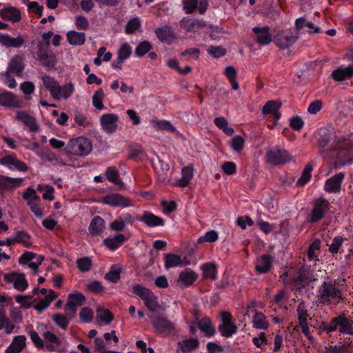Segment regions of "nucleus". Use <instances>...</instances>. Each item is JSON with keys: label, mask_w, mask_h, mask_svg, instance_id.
I'll return each instance as SVG.
<instances>
[{"label": "nucleus", "mask_w": 353, "mask_h": 353, "mask_svg": "<svg viewBox=\"0 0 353 353\" xmlns=\"http://www.w3.org/2000/svg\"><path fill=\"white\" fill-rule=\"evenodd\" d=\"M90 141L83 137H79L68 141L65 146V151L74 156L85 157L92 151Z\"/></svg>", "instance_id": "f257e3e1"}, {"label": "nucleus", "mask_w": 353, "mask_h": 353, "mask_svg": "<svg viewBox=\"0 0 353 353\" xmlns=\"http://www.w3.org/2000/svg\"><path fill=\"white\" fill-rule=\"evenodd\" d=\"M317 297L321 303L328 305L340 298L341 292L334 285L325 282L319 287Z\"/></svg>", "instance_id": "f03ea898"}, {"label": "nucleus", "mask_w": 353, "mask_h": 353, "mask_svg": "<svg viewBox=\"0 0 353 353\" xmlns=\"http://www.w3.org/2000/svg\"><path fill=\"white\" fill-rule=\"evenodd\" d=\"M150 321L157 332L163 336H168L175 329V323L163 316H151Z\"/></svg>", "instance_id": "7ed1b4c3"}, {"label": "nucleus", "mask_w": 353, "mask_h": 353, "mask_svg": "<svg viewBox=\"0 0 353 353\" xmlns=\"http://www.w3.org/2000/svg\"><path fill=\"white\" fill-rule=\"evenodd\" d=\"M134 293L144 301L145 306L150 310L156 311L160 307L157 297L150 290L141 285H135L134 286Z\"/></svg>", "instance_id": "20e7f679"}, {"label": "nucleus", "mask_w": 353, "mask_h": 353, "mask_svg": "<svg viewBox=\"0 0 353 353\" xmlns=\"http://www.w3.org/2000/svg\"><path fill=\"white\" fill-rule=\"evenodd\" d=\"M329 202L324 199H316L314 201V205L310 212V223H316L320 221L329 210Z\"/></svg>", "instance_id": "39448f33"}, {"label": "nucleus", "mask_w": 353, "mask_h": 353, "mask_svg": "<svg viewBox=\"0 0 353 353\" xmlns=\"http://www.w3.org/2000/svg\"><path fill=\"white\" fill-rule=\"evenodd\" d=\"M3 281L8 283H13L14 289L23 292L28 287V283L25 274L17 272H11L3 274Z\"/></svg>", "instance_id": "423d86ee"}, {"label": "nucleus", "mask_w": 353, "mask_h": 353, "mask_svg": "<svg viewBox=\"0 0 353 353\" xmlns=\"http://www.w3.org/2000/svg\"><path fill=\"white\" fill-rule=\"evenodd\" d=\"M221 324L219 326V331L221 336L230 337L237 332L236 325L232 321V315L228 312L221 313Z\"/></svg>", "instance_id": "0eeeda50"}, {"label": "nucleus", "mask_w": 353, "mask_h": 353, "mask_svg": "<svg viewBox=\"0 0 353 353\" xmlns=\"http://www.w3.org/2000/svg\"><path fill=\"white\" fill-rule=\"evenodd\" d=\"M267 157L268 161L274 165L283 164L292 159V157L286 150L277 148L268 151Z\"/></svg>", "instance_id": "6e6552de"}, {"label": "nucleus", "mask_w": 353, "mask_h": 353, "mask_svg": "<svg viewBox=\"0 0 353 353\" xmlns=\"http://www.w3.org/2000/svg\"><path fill=\"white\" fill-rule=\"evenodd\" d=\"M198 274L191 268H185L180 272L175 281L176 285L181 288L192 285L197 279Z\"/></svg>", "instance_id": "1a4fd4ad"}, {"label": "nucleus", "mask_w": 353, "mask_h": 353, "mask_svg": "<svg viewBox=\"0 0 353 353\" xmlns=\"http://www.w3.org/2000/svg\"><path fill=\"white\" fill-rule=\"evenodd\" d=\"M41 80L43 85L48 90L51 97L54 100H59L61 98V87L59 82L54 77L50 75H43Z\"/></svg>", "instance_id": "9d476101"}, {"label": "nucleus", "mask_w": 353, "mask_h": 353, "mask_svg": "<svg viewBox=\"0 0 353 353\" xmlns=\"http://www.w3.org/2000/svg\"><path fill=\"white\" fill-rule=\"evenodd\" d=\"M43 337L44 339L45 347L49 352H57L62 353L63 350L59 348L62 343V341L55 334L50 331H46L43 333Z\"/></svg>", "instance_id": "9b49d317"}, {"label": "nucleus", "mask_w": 353, "mask_h": 353, "mask_svg": "<svg viewBox=\"0 0 353 353\" xmlns=\"http://www.w3.org/2000/svg\"><path fill=\"white\" fill-rule=\"evenodd\" d=\"M103 204L113 207H126L130 205L129 201L121 194L117 193L108 194L101 199Z\"/></svg>", "instance_id": "f8f14e48"}, {"label": "nucleus", "mask_w": 353, "mask_h": 353, "mask_svg": "<svg viewBox=\"0 0 353 353\" xmlns=\"http://www.w3.org/2000/svg\"><path fill=\"white\" fill-rule=\"evenodd\" d=\"M24 56L23 54H16L10 61L7 71L10 73L16 74L17 76L20 77L24 70Z\"/></svg>", "instance_id": "ddd939ff"}, {"label": "nucleus", "mask_w": 353, "mask_h": 353, "mask_svg": "<svg viewBox=\"0 0 353 353\" xmlns=\"http://www.w3.org/2000/svg\"><path fill=\"white\" fill-rule=\"evenodd\" d=\"M343 179L344 174L342 172L336 174L326 180L324 185V190L329 193L339 192Z\"/></svg>", "instance_id": "4468645a"}, {"label": "nucleus", "mask_w": 353, "mask_h": 353, "mask_svg": "<svg viewBox=\"0 0 353 353\" xmlns=\"http://www.w3.org/2000/svg\"><path fill=\"white\" fill-rule=\"evenodd\" d=\"M22 181L21 178H12L0 175V194H3L6 190H12L20 186Z\"/></svg>", "instance_id": "2eb2a0df"}, {"label": "nucleus", "mask_w": 353, "mask_h": 353, "mask_svg": "<svg viewBox=\"0 0 353 353\" xmlns=\"http://www.w3.org/2000/svg\"><path fill=\"white\" fill-rule=\"evenodd\" d=\"M272 266V259L268 254L258 257L255 261V270L258 274H265L270 271Z\"/></svg>", "instance_id": "dca6fc26"}, {"label": "nucleus", "mask_w": 353, "mask_h": 353, "mask_svg": "<svg viewBox=\"0 0 353 353\" xmlns=\"http://www.w3.org/2000/svg\"><path fill=\"white\" fill-rule=\"evenodd\" d=\"M189 265H190L189 260L182 259L179 255L169 253L165 256V268L166 269Z\"/></svg>", "instance_id": "f3484780"}, {"label": "nucleus", "mask_w": 353, "mask_h": 353, "mask_svg": "<svg viewBox=\"0 0 353 353\" xmlns=\"http://www.w3.org/2000/svg\"><path fill=\"white\" fill-rule=\"evenodd\" d=\"M25 43V39L23 36L12 37L8 34H2L0 35V43L7 48H19Z\"/></svg>", "instance_id": "a211bd4d"}, {"label": "nucleus", "mask_w": 353, "mask_h": 353, "mask_svg": "<svg viewBox=\"0 0 353 353\" xmlns=\"http://www.w3.org/2000/svg\"><path fill=\"white\" fill-rule=\"evenodd\" d=\"M16 119L28 127L31 132H36L39 129L35 118L25 111H17Z\"/></svg>", "instance_id": "6ab92c4d"}, {"label": "nucleus", "mask_w": 353, "mask_h": 353, "mask_svg": "<svg viewBox=\"0 0 353 353\" xmlns=\"http://www.w3.org/2000/svg\"><path fill=\"white\" fill-rule=\"evenodd\" d=\"M296 27L299 30L306 32L310 34L319 33L322 32L321 28L311 21L304 18H299L296 20Z\"/></svg>", "instance_id": "aec40b11"}, {"label": "nucleus", "mask_w": 353, "mask_h": 353, "mask_svg": "<svg viewBox=\"0 0 353 353\" xmlns=\"http://www.w3.org/2000/svg\"><path fill=\"white\" fill-rule=\"evenodd\" d=\"M297 40V37L292 34L281 33L275 39L276 46L281 50H285L292 46Z\"/></svg>", "instance_id": "412c9836"}, {"label": "nucleus", "mask_w": 353, "mask_h": 353, "mask_svg": "<svg viewBox=\"0 0 353 353\" xmlns=\"http://www.w3.org/2000/svg\"><path fill=\"white\" fill-rule=\"evenodd\" d=\"M118 117L114 114H105L101 117V124L107 133H112L117 128Z\"/></svg>", "instance_id": "4be33fe9"}, {"label": "nucleus", "mask_w": 353, "mask_h": 353, "mask_svg": "<svg viewBox=\"0 0 353 353\" xmlns=\"http://www.w3.org/2000/svg\"><path fill=\"white\" fill-rule=\"evenodd\" d=\"M258 43L261 45H268L272 41V36L269 32L268 26L254 27L252 29Z\"/></svg>", "instance_id": "5701e85b"}, {"label": "nucleus", "mask_w": 353, "mask_h": 353, "mask_svg": "<svg viewBox=\"0 0 353 353\" xmlns=\"http://www.w3.org/2000/svg\"><path fill=\"white\" fill-rule=\"evenodd\" d=\"M105 228V221L99 216H94L88 227V230L92 236L100 235Z\"/></svg>", "instance_id": "b1692460"}, {"label": "nucleus", "mask_w": 353, "mask_h": 353, "mask_svg": "<svg viewBox=\"0 0 353 353\" xmlns=\"http://www.w3.org/2000/svg\"><path fill=\"white\" fill-rule=\"evenodd\" d=\"M155 33L161 42L168 44H170L174 39V32L168 26L157 28Z\"/></svg>", "instance_id": "393cba45"}, {"label": "nucleus", "mask_w": 353, "mask_h": 353, "mask_svg": "<svg viewBox=\"0 0 353 353\" xmlns=\"http://www.w3.org/2000/svg\"><path fill=\"white\" fill-rule=\"evenodd\" d=\"M0 17L4 20L17 22L21 20V12L19 10L14 7H8L0 11Z\"/></svg>", "instance_id": "a878e982"}, {"label": "nucleus", "mask_w": 353, "mask_h": 353, "mask_svg": "<svg viewBox=\"0 0 353 353\" xmlns=\"http://www.w3.org/2000/svg\"><path fill=\"white\" fill-rule=\"evenodd\" d=\"M281 103L276 101H270L266 103L262 109L263 114L272 115L274 119L278 120L280 119V114L278 113V110L281 108Z\"/></svg>", "instance_id": "bb28decb"}, {"label": "nucleus", "mask_w": 353, "mask_h": 353, "mask_svg": "<svg viewBox=\"0 0 353 353\" xmlns=\"http://www.w3.org/2000/svg\"><path fill=\"white\" fill-rule=\"evenodd\" d=\"M332 76L333 79L337 81H341L351 78L353 77V65L339 68L332 72Z\"/></svg>", "instance_id": "cd10ccee"}, {"label": "nucleus", "mask_w": 353, "mask_h": 353, "mask_svg": "<svg viewBox=\"0 0 353 353\" xmlns=\"http://www.w3.org/2000/svg\"><path fill=\"white\" fill-rule=\"evenodd\" d=\"M338 323V330L343 334H353V321L346 318L345 316H339L336 317Z\"/></svg>", "instance_id": "c85d7f7f"}, {"label": "nucleus", "mask_w": 353, "mask_h": 353, "mask_svg": "<svg viewBox=\"0 0 353 353\" xmlns=\"http://www.w3.org/2000/svg\"><path fill=\"white\" fill-rule=\"evenodd\" d=\"M316 279L314 277L312 273L306 269H303L301 270L299 275L295 280L296 286L301 289L306 285H309L312 281H314Z\"/></svg>", "instance_id": "c756f323"}, {"label": "nucleus", "mask_w": 353, "mask_h": 353, "mask_svg": "<svg viewBox=\"0 0 353 353\" xmlns=\"http://www.w3.org/2000/svg\"><path fill=\"white\" fill-rule=\"evenodd\" d=\"M125 240L126 239L123 234H119L113 238L108 237L103 239V243L110 250L115 251L125 241Z\"/></svg>", "instance_id": "7c9ffc66"}, {"label": "nucleus", "mask_w": 353, "mask_h": 353, "mask_svg": "<svg viewBox=\"0 0 353 353\" xmlns=\"http://www.w3.org/2000/svg\"><path fill=\"white\" fill-rule=\"evenodd\" d=\"M150 125L155 130L167 131L170 132H177L176 128L167 120L152 119Z\"/></svg>", "instance_id": "2f4dec72"}, {"label": "nucleus", "mask_w": 353, "mask_h": 353, "mask_svg": "<svg viewBox=\"0 0 353 353\" xmlns=\"http://www.w3.org/2000/svg\"><path fill=\"white\" fill-rule=\"evenodd\" d=\"M197 325L201 332L208 337L214 336L216 333V330L212 324L210 319L208 317L202 318L198 321Z\"/></svg>", "instance_id": "473e14b6"}, {"label": "nucleus", "mask_w": 353, "mask_h": 353, "mask_svg": "<svg viewBox=\"0 0 353 353\" xmlns=\"http://www.w3.org/2000/svg\"><path fill=\"white\" fill-rule=\"evenodd\" d=\"M203 277L216 280L217 279V266L214 262L205 263L201 266Z\"/></svg>", "instance_id": "72a5a7b5"}, {"label": "nucleus", "mask_w": 353, "mask_h": 353, "mask_svg": "<svg viewBox=\"0 0 353 353\" xmlns=\"http://www.w3.org/2000/svg\"><path fill=\"white\" fill-rule=\"evenodd\" d=\"M180 23L181 27L188 32L197 31L199 28L205 26V24L201 21L190 18H184Z\"/></svg>", "instance_id": "f704fd0d"}, {"label": "nucleus", "mask_w": 353, "mask_h": 353, "mask_svg": "<svg viewBox=\"0 0 353 353\" xmlns=\"http://www.w3.org/2000/svg\"><path fill=\"white\" fill-rule=\"evenodd\" d=\"M150 227L161 226L164 225V220L152 213H145L141 217L137 218Z\"/></svg>", "instance_id": "c9c22d12"}, {"label": "nucleus", "mask_w": 353, "mask_h": 353, "mask_svg": "<svg viewBox=\"0 0 353 353\" xmlns=\"http://www.w3.org/2000/svg\"><path fill=\"white\" fill-rule=\"evenodd\" d=\"M37 60L41 64L48 70L55 68L57 64V59L54 54H49L48 52H42L38 54Z\"/></svg>", "instance_id": "e433bc0d"}, {"label": "nucleus", "mask_w": 353, "mask_h": 353, "mask_svg": "<svg viewBox=\"0 0 353 353\" xmlns=\"http://www.w3.org/2000/svg\"><path fill=\"white\" fill-rule=\"evenodd\" d=\"M104 174L108 181H110V183H112L119 186L123 185V181L120 178L119 172L116 167H108L105 171Z\"/></svg>", "instance_id": "4c0bfd02"}, {"label": "nucleus", "mask_w": 353, "mask_h": 353, "mask_svg": "<svg viewBox=\"0 0 353 353\" xmlns=\"http://www.w3.org/2000/svg\"><path fill=\"white\" fill-rule=\"evenodd\" d=\"M67 39L71 45L82 46L85 41V34L84 32L71 30L67 33Z\"/></svg>", "instance_id": "58836bf2"}, {"label": "nucleus", "mask_w": 353, "mask_h": 353, "mask_svg": "<svg viewBox=\"0 0 353 353\" xmlns=\"http://www.w3.org/2000/svg\"><path fill=\"white\" fill-rule=\"evenodd\" d=\"M31 238L30 234L25 230L17 231L15 236L12 238L13 243H17L23 245L24 247L30 248L32 243L29 241Z\"/></svg>", "instance_id": "ea45409f"}, {"label": "nucleus", "mask_w": 353, "mask_h": 353, "mask_svg": "<svg viewBox=\"0 0 353 353\" xmlns=\"http://www.w3.org/2000/svg\"><path fill=\"white\" fill-rule=\"evenodd\" d=\"M181 174L182 176L176 182V184L180 187H185L189 184L193 177V167L192 165H188L183 168L182 169Z\"/></svg>", "instance_id": "a19ab883"}, {"label": "nucleus", "mask_w": 353, "mask_h": 353, "mask_svg": "<svg viewBox=\"0 0 353 353\" xmlns=\"http://www.w3.org/2000/svg\"><path fill=\"white\" fill-rule=\"evenodd\" d=\"M0 105L4 107H17L18 104L14 95L8 91L0 94Z\"/></svg>", "instance_id": "79ce46f5"}, {"label": "nucleus", "mask_w": 353, "mask_h": 353, "mask_svg": "<svg viewBox=\"0 0 353 353\" xmlns=\"http://www.w3.org/2000/svg\"><path fill=\"white\" fill-rule=\"evenodd\" d=\"M114 318V315L109 309L98 308L96 319L97 321L108 325Z\"/></svg>", "instance_id": "37998d69"}, {"label": "nucleus", "mask_w": 353, "mask_h": 353, "mask_svg": "<svg viewBox=\"0 0 353 353\" xmlns=\"http://www.w3.org/2000/svg\"><path fill=\"white\" fill-rule=\"evenodd\" d=\"M178 345L180 350L185 353L196 348L199 345V341L196 339L190 338L179 342Z\"/></svg>", "instance_id": "c03bdc74"}, {"label": "nucleus", "mask_w": 353, "mask_h": 353, "mask_svg": "<svg viewBox=\"0 0 353 353\" xmlns=\"http://www.w3.org/2000/svg\"><path fill=\"white\" fill-rule=\"evenodd\" d=\"M245 145V139L240 135H235L230 141V146L232 150L240 154L243 150Z\"/></svg>", "instance_id": "a18cd8bd"}, {"label": "nucleus", "mask_w": 353, "mask_h": 353, "mask_svg": "<svg viewBox=\"0 0 353 353\" xmlns=\"http://www.w3.org/2000/svg\"><path fill=\"white\" fill-rule=\"evenodd\" d=\"M121 272V268L119 266L114 265L110 268V270L105 274L104 278L105 279L112 283H116L120 279Z\"/></svg>", "instance_id": "49530a36"}, {"label": "nucleus", "mask_w": 353, "mask_h": 353, "mask_svg": "<svg viewBox=\"0 0 353 353\" xmlns=\"http://www.w3.org/2000/svg\"><path fill=\"white\" fill-rule=\"evenodd\" d=\"M321 243L319 240L314 241L309 247L307 250L308 258L311 261H319Z\"/></svg>", "instance_id": "de8ad7c7"}, {"label": "nucleus", "mask_w": 353, "mask_h": 353, "mask_svg": "<svg viewBox=\"0 0 353 353\" xmlns=\"http://www.w3.org/2000/svg\"><path fill=\"white\" fill-rule=\"evenodd\" d=\"M214 123L216 125L221 129L226 134L232 135L234 130L229 126L228 121L224 117H217L214 119Z\"/></svg>", "instance_id": "09e8293b"}, {"label": "nucleus", "mask_w": 353, "mask_h": 353, "mask_svg": "<svg viewBox=\"0 0 353 353\" xmlns=\"http://www.w3.org/2000/svg\"><path fill=\"white\" fill-rule=\"evenodd\" d=\"M253 326L256 329H265L268 327V323L263 314H255L253 317Z\"/></svg>", "instance_id": "8fccbe9b"}, {"label": "nucleus", "mask_w": 353, "mask_h": 353, "mask_svg": "<svg viewBox=\"0 0 353 353\" xmlns=\"http://www.w3.org/2000/svg\"><path fill=\"white\" fill-rule=\"evenodd\" d=\"M104 97V92L101 88L98 89L92 97V105L97 110L104 109V105L102 102Z\"/></svg>", "instance_id": "3c124183"}, {"label": "nucleus", "mask_w": 353, "mask_h": 353, "mask_svg": "<svg viewBox=\"0 0 353 353\" xmlns=\"http://www.w3.org/2000/svg\"><path fill=\"white\" fill-rule=\"evenodd\" d=\"M52 319L59 327L64 330L67 329L70 323V319L61 314H54Z\"/></svg>", "instance_id": "603ef678"}, {"label": "nucleus", "mask_w": 353, "mask_h": 353, "mask_svg": "<svg viewBox=\"0 0 353 353\" xmlns=\"http://www.w3.org/2000/svg\"><path fill=\"white\" fill-rule=\"evenodd\" d=\"M128 218H130V214H123L121 216H120L119 219L114 220L110 225V229L116 232L123 230L125 225V222L123 221V219L126 220Z\"/></svg>", "instance_id": "864d4df0"}, {"label": "nucleus", "mask_w": 353, "mask_h": 353, "mask_svg": "<svg viewBox=\"0 0 353 353\" xmlns=\"http://www.w3.org/2000/svg\"><path fill=\"white\" fill-rule=\"evenodd\" d=\"M68 301L73 302L77 307L81 306L85 304V296L82 293L75 291L73 293L69 294Z\"/></svg>", "instance_id": "5fc2aeb1"}, {"label": "nucleus", "mask_w": 353, "mask_h": 353, "mask_svg": "<svg viewBox=\"0 0 353 353\" xmlns=\"http://www.w3.org/2000/svg\"><path fill=\"white\" fill-rule=\"evenodd\" d=\"M77 268L81 272L89 271L92 267V260L87 256L80 258L77 261Z\"/></svg>", "instance_id": "6e6d98bb"}, {"label": "nucleus", "mask_w": 353, "mask_h": 353, "mask_svg": "<svg viewBox=\"0 0 353 353\" xmlns=\"http://www.w3.org/2000/svg\"><path fill=\"white\" fill-rule=\"evenodd\" d=\"M312 170V167L310 165H307L301 176L299 179L297 181V184L299 185L303 186L307 182L309 181V180L311 178V173Z\"/></svg>", "instance_id": "4d7b16f0"}, {"label": "nucleus", "mask_w": 353, "mask_h": 353, "mask_svg": "<svg viewBox=\"0 0 353 353\" xmlns=\"http://www.w3.org/2000/svg\"><path fill=\"white\" fill-rule=\"evenodd\" d=\"M79 317L82 322L90 323L93 319V311L88 307L81 309L79 313Z\"/></svg>", "instance_id": "13d9d810"}, {"label": "nucleus", "mask_w": 353, "mask_h": 353, "mask_svg": "<svg viewBox=\"0 0 353 353\" xmlns=\"http://www.w3.org/2000/svg\"><path fill=\"white\" fill-rule=\"evenodd\" d=\"M207 51L214 58H219L225 54L226 50L221 46H210L208 48Z\"/></svg>", "instance_id": "bf43d9fd"}, {"label": "nucleus", "mask_w": 353, "mask_h": 353, "mask_svg": "<svg viewBox=\"0 0 353 353\" xmlns=\"http://www.w3.org/2000/svg\"><path fill=\"white\" fill-rule=\"evenodd\" d=\"M297 314L299 323L307 322V311L303 302H301L299 304L297 307Z\"/></svg>", "instance_id": "052dcab7"}, {"label": "nucleus", "mask_w": 353, "mask_h": 353, "mask_svg": "<svg viewBox=\"0 0 353 353\" xmlns=\"http://www.w3.org/2000/svg\"><path fill=\"white\" fill-rule=\"evenodd\" d=\"M39 200H32L28 201L27 202L28 206L30 208L31 211L34 214V215L38 218H41L43 216V211L39 207L37 201Z\"/></svg>", "instance_id": "680f3d73"}, {"label": "nucleus", "mask_w": 353, "mask_h": 353, "mask_svg": "<svg viewBox=\"0 0 353 353\" xmlns=\"http://www.w3.org/2000/svg\"><path fill=\"white\" fill-rule=\"evenodd\" d=\"M29 335L31 341L37 348L41 349L45 347V343L43 340L40 337V336L36 331L31 330L29 332Z\"/></svg>", "instance_id": "e2e57ef3"}, {"label": "nucleus", "mask_w": 353, "mask_h": 353, "mask_svg": "<svg viewBox=\"0 0 353 353\" xmlns=\"http://www.w3.org/2000/svg\"><path fill=\"white\" fill-rule=\"evenodd\" d=\"M37 257V254L32 252H24L19 259V263L21 265L30 263L34 259Z\"/></svg>", "instance_id": "0e129e2a"}, {"label": "nucleus", "mask_w": 353, "mask_h": 353, "mask_svg": "<svg viewBox=\"0 0 353 353\" xmlns=\"http://www.w3.org/2000/svg\"><path fill=\"white\" fill-rule=\"evenodd\" d=\"M132 50L130 46L125 43L121 45V48H119L118 51V57L120 59L125 60L127 58H128L131 54Z\"/></svg>", "instance_id": "69168bd1"}, {"label": "nucleus", "mask_w": 353, "mask_h": 353, "mask_svg": "<svg viewBox=\"0 0 353 353\" xmlns=\"http://www.w3.org/2000/svg\"><path fill=\"white\" fill-rule=\"evenodd\" d=\"M344 241V239L342 236H335L333 239L332 243L330 245L329 250L331 253H337Z\"/></svg>", "instance_id": "338daca9"}, {"label": "nucleus", "mask_w": 353, "mask_h": 353, "mask_svg": "<svg viewBox=\"0 0 353 353\" xmlns=\"http://www.w3.org/2000/svg\"><path fill=\"white\" fill-rule=\"evenodd\" d=\"M86 289L94 294H99L103 290L104 287L99 281H93L87 285Z\"/></svg>", "instance_id": "774afa93"}]
</instances>
